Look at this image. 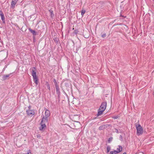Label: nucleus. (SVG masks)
<instances>
[{"instance_id":"obj_1","label":"nucleus","mask_w":154,"mask_h":154,"mask_svg":"<svg viewBox=\"0 0 154 154\" xmlns=\"http://www.w3.org/2000/svg\"><path fill=\"white\" fill-rule=\"evenodd\" d=\"M136 128L137 130V134L138 135H141L143 133V130L140 124L135 125Z\"/></svg>"},{"instance_id":"obj_2","label":"nucleus","mask_w":154,"mask_h":154,"mask_svg":"<svg viewBox=\"0 0 154 154\" xmlns=\"http://www.w3.org/2000/svg\"><path fill=\"white\" fill-rule=\"evenodd\" d=\"M32 73L34 82L37 85L38 84V79L36 75V68L35 67H33L32 68Z\"/></svg>"},{"instance_id":"obj_3","label":"nucleus","mask_w":154,"mask_h":154,"mask_svg":"<svg viewBox=\"0 0 154 154\" xmlns=\"http://www.w3.org/2000/svg\"><path fill=\"white\" fill-rule=\"evenodd\" d=\"M53 82L54 83L55 87L56 88L57 93L58 94V97H59L60 94L59 85H58L55 79H53Z\"/></svg>"},{"instance_id":"obj_4","label":"nucleus","mask_w":154,"mask_h":154,"mask_svg":"<svg viewBox=\"0 0 154 154\" xmlns=\"http://www.w3.org/2000/svg\"><path fill=\"white\" fill-rule=\"evenodd\" d=\"M106 104L107 103L105 101L103 102L99 108L103 110H105L106 108Z\"/></svg>"},{"instance_id":"obj_5","label":"nucleus","mask_w":154,"mask_h":154,"mask_svg":"<svg viewBox=\"0 0 154 154\" xmlns=\"http://www.w3.org/2000/svg\"><path fill=\"white\" fill-rule=\"evenodd\" d=\"M0 15L1 16V19L3 23H5V17L4 14L2 11H0Z\"/></svg>"},{"instance_id":"obj_6","label":"nucleus","mask_w":154,"mask_h":154,"mask_svg":"<svg viewBox=\"0 0 154 154\" xmlns=\"http://www.w3.org/2000/svg\"><path fill=\"white\" fill-rule=\"evenodd\" d=\"M17 1L18 0H12L11 4V7L12 8L14 9V8Z\"/></svg>"},{"instance_id":"obj_7","label":"nucleus","mask_w":154,"mask_h":154,"mask_svg":"<svg viewBox=\"0 0 154 154\" xmlns=\"http://www.w3.org/2000/svg\"><path fill=\"white\" fill-rule=\"evenodd\" d=\"M48 118L45 117L44 116H43V118L42 119L41 123L42 124H45L46 122H47L48 120Z\"/></svg>"},{"instance_id":"obj_8","label":"nucleus","mask_w":154,"mask_h":154,"mask_svg":"<svg viewBox=\"0 0 154 154\" xmlns=\"http://www.w3.org/2000/svg\"><path fill=\"white\" fill-rule=\"evenodd\" d=\"M40 124L41 125L39 128V130L41 131H43L45 130L46 128L45 124H42L40 123Z\"/></svg>"},{"instance_id":"obj_9","label":"nucleus","mask_w":154,"mask_h":154,"mask_svg":"<svg viewBox=\"0 0 154 154\" xmlns=\"http://www.w3.org/2000/svg\"><path fill=\"white\" fill-rule=\"evenodd\" d=\"M45 109L46 111L45 112V117L48 118L49 117L50 115V112L49 110L47 109Z\"/></svg>"},{"instance_id":"obj_10","label":"nucleus","mask_w":154,"mask_h":154,"mask_svg":"<svg viewBox=\"0 0 154 154\" xmlns=\"http://www.w3.org/2000/svg\"><path fill=\"white\" fill-rule=\"evenodd\" d=\"M109 125H102L100 126L99 128V129L100 130H103L105 129V128H107L109 126Z\"/></svg>"},{"instance_id":"obj_11","label":"nucleus","mask_w":154,"mask_h":154,"mask_svg":"<svg viewBox=\"0 0 154 154\" xmlns=\"http://www.w3.org/2000/svg\"><path fill=\"white\" fill-rule=\"evenodd\" d=\"M28 115L30 116L31 115H33L34 114V111L30 109H29L26 111Z\"/></svg>"},{"instance_id":"obj_12","label":"nucleus","mask_w":154,"mask_h":154,"mask_svg":"<svg viewBox=\"0 0 154 154\" xmlns=\"http://www.w3.org/2000/svg\"><path fill=\"white\" fill-rule=\"evenodd\" d=\"M104 111V110H102L99 108L98 110V113H97V116H99L101 115V114H102L103 112Z\"/></svg>"},{"instance_id":"obj_13","label":"nucleus","mask_w":154,"mask_h":154,"mask_svg":"<svg viewBox=\"0 0 154 154\" xmlns=\"http://www.w3.org/2000/svg\"><path fill=\"white\" fill-rule=\"evenodd\" d=\"M29 30L32 33L33 36H35L36 35V32L35 30L32 29L30 28H29Z\"/></svg>"},{"instance_id":"obj_14","label":"nucleus","mask_w":154,"mask_h":154,"mask_svg":"<svg viewBox=\"0 0 154 154\" xmlns=\"http://www.w3.org/2000/svg\"><path fill=\"white\" fill-rule=\"evenodd\" d=\"M10 74L4 75L2 78V80H6L7 78L10 76Z\"/></svg>"},{"instance_id":"obj_15","label":"nucleus","mask_w":154,"mask_h":154,"mask_svg":"<svg viewBox=\"0 0 154 154\" xmlns=\"http://www.w3.org/2000/svg\"><path fill=\"white\" fill-rule=\"evenodd\" d=\"M119 148H118L117 149V150L118 151V152L119 153L120 152L122 151V146L119 145L118 146Z\"/></svg>"},{"instance_id":"obj_16","label":"nucleus","mask_w":154,"mask_h":154,"mask_svg":"<svg viewBox=\"0 0 154 154\" xmlns=\"http://www.w3.org/2000/svg\"><path fill=\"white\" fill-rule=\"evenodd\" d=\"M49 11L50 12L51 14V17L53 18L54 16V14L53 13V11L51 10H49Z\"/></svg>"},{"instance_id":"obj_17","label":"nucleus","mask_w":154,"mask_h":154,"mask_svg":"<svg viewBox=\"0 0 154 154\" xmlns=\"http://www.w3.org/2000/svg\"><path fill=\"white\" fill-rule=\"evenodd\" d=\"M118 153H119L118 152V151L114 150L113 151H110L109 154H117Z\"/></svg>"},{"instance_id":"obj_18","label":"nucleus","mask_w":154,"mask_h":154,"mask_svg":"<svg viewBox=\"0 0 154 154\" xmlns=\"http://www.w3.org/2000/svg\"><path fill=\"white\" fill-rule=\"evenodd\" d=\"M46 85L47 86V88L49 90H50V85L48 83V82H47L46 83Z\"/></svg>"},{"instance_id":"obj_19","label":"nucleus","mask_w":154,"mask_h":154,"mask_svg":"<svg viewBox=\"0 0 154 154\" xmlns=\"http://www.w3.org/2000/svg\"><path fill=\"white\" fill-rule=\"evenodd\" d=\"M111 149L110 147L109 146H108L107 147V153Z\"/></svg>"},{"instance_id":"obj_20","label":"nucleus","mask_w":154,"mask_h":154,"mask_svg":"<svg viewBox=\"0 0 154 154\" xmlns=\"http://www.w3.org/2000/svg\"><path fill=\"white\" fill-rule=\"evenodd\" d=\"M85 12V10H82L81 12V15L83 16Z\"/></svg>"},{"instance_id":"obj_21","label":"nucleus","mask_w":154,"mask_h":154,"mask_svg":"<svg viewBox=\"0 0 154 154\" xmlns=\"http://www.w3.org/2000/svg\"><path fill=\"white\" fill-rule=\"evenodd\" d=\"M113 138L112 137H109V138L108 142L109 143H110L112 140Z\"/></svg>"},{"instance_id":"obj_22","label":"nucleus","mask_w":154,"mask_h":154,"mask_svg":"<svg viewBox=\"0 0 154 154\" xmlns=\"http://www.w3.org/2000/svg\"><path fill=\"white\" fill-rule=\"evenodd\" d=\"M36 137H37L38 138H40L41 137L40 135L39 134H37L36 135Z\"/></svg>"},{"instance_id":"obj_23","label":"nucleus","mask_w":154,"mask_h":154,"mask_svg":"<svg viewBox=\"0 0 154 154\" xmlns=\"http://www.w3.org/2000/svg\"><path fill=\"white\" fill-rule=\"evenodd\" d=\"M106 36V34H103L102 35H101V37H102V38H104Z\"/></svg>"},{"instance_id":"obj_24","label":"nucleus","mask_w":154,"mask_h":154,"mask_svg":"<svg viewBox=\"0 0 154 154\" xmlns=\"http://www.w3.org/2000/svg\"><path fill=\"white\" fill-rule=\"evenodd\" d=\"M113 119H117L118 118V116H113L112 117Z\"/></svg>"},{"instance_id":"obj_25","label":"nucleus","mask_w":154,"mask_h":154,"mask_svg":"<svg viewBox=\"0 0 154 154\" xmlns=\"http://www.w3.org/2000/svg\"><path fill=\"white\" fill-rule=\"evenodd\" d=\"M115 129L116 130V132L117 133H119V131L118 129H117L116 128H115Z\"/></svg>"},{"instance_id":"obj_26","label":"nucleus","mask_w":154,"mask_h":154,"mask_svg":"<svg viewBox=\"0 0 154 154\" xmlns=\"http://www.w3.org/2000/svg\"><path fill=\"white\" fill-rule=\"evenodd\" d=\"M78 32V31L77 30H75L74 31V33L76 34Z\"/></svg>"},{"instance_id":"obj_27","label":"nucleus","mask_w":154,"mask_h":154,"mask_svg":"<svg viewBox=\"0 0 154 154\" xmlns=\"http://www.w3.org/2000/svg\"><path fill=\"white\" fill-rule=\"evenodd\" d=\"M28 151H29V152H28V153H27V154H29V153H31V152H30V150H29Z\"/></svg>"},{"instance_id":"obj_28","label":"nucleus","mask_w":154,"mask_h":154,"mask_svg":"<svg viewBox=\"0 0 154 154\" xmlns=\"http://www.w3.org/2000/svg\"><path fill=\"white\" fill-rule=\"evenodd\" d=\"M120 138H121L122 139V136L121 135H120Z\"/></svg>"},{"instance_id":"obj_29","label":"nucleus","mask_w":154,"mask_h":154,"mask_svg":"<svg viewBox=\"0 0 154 154\" xmlns=\"http://www.w3.org/2000/svg\"><path fill=\"white\" fill-rule=\"evenodd\" d=\"M122 154H126V152H124Z\"/></svg>"},{"instance_id":"obj_30","label":"nucleus","mask_w":154,"mask_h":154,"mask_svg":"<svg viewBox=\"0 0 154 154\" xmlns=\"http://www.w3.org/2000/svg\"><path fill=\"white\" fill-rule=\"evenodd\" d=\"M77 116H78V118L79 117V116L78 115H77Z\"/></svg>"},{"instance_id":"obj_31","label":"nucleus","mask_w":154,"mask_h":154,"mask_svg":"<svg viewBox=\"0 0 154 154\" xmlns=\"http://www.w3.org/2000/svg\"><path fill=\"white\" fill-rule=\"evenodd\" d=\"M30 106H29V108H30Z\"/></svg>"}]
</instances>
